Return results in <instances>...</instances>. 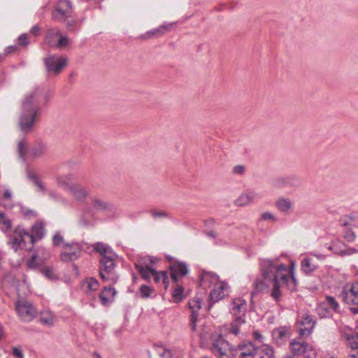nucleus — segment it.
Instances as JSON below:
<instances>
[{"label":"nucleus","mask_w":358,"mask_h":358,"mask_svg":"<svg viewBox=\"0 0 358 358\" xmlns=\"http://www.w3.org/2000/svg\"><path fill=\"white\" fill-rule=\"evenodd\" d=\"M29 38L27 34H22L18 37V43L22 46H27L29 44Z\"/></svg>","instance_id":"50"},{"label":"nucleus","mask_w":358,"mask_h":358,"mask_svg":"<svg viewBox=\"0 0 358 358\" xmlns=\"http://www.w3.org/2000/svg\"><path fill=\"white\" fill-rule=\"evenodd\" d=\"M28 143L26 139L20 141L17 145L20 157L25 159L27 155L32 159H38L43 157L48 152V146L42 142L36 143L27 152Z\"/></svg>","instance_id":"7"},{"label":"nucleus","mask_w":358,"mask_h":358,"mask_svg":"<svg viewBox=\"0 0 358 358\" xmlns=\"http://www.w3.org/2000/svg\"><path fill=\"white\" fill-rule=\"evenodd\" d=\"M99 283L96 278H87L83 282V287L90 292H95L99 289Z\"/></svg>","instance_id":"38"},{"label":"nucleus","mask_w":358,"mask_h":358,"mask_svg":"<svg viewBox=\"0 0 358 358\" xmlns=\"http://www.w3.org/2000/svg\"><path fill=\"white\" fill-rule=\"evenodd\" d=\"M73 11V6L70 0H58L52 13V17L56 21H66L72 17Z\"/></svg>","instance_id":"9"},{"label":"nucleus","mask_w":358,"mask_h":358,"mask_svg":"<svg viewBox=\"0 0 358 358\" xmlns=\"http://www.w3.org/2000/svg\"><path fill=\"white\" fill-rule=\"evenodd\" d=\"M9 48H10V49H11V50H10V52H12V50H15V49H16V48H15V47H14V46L9 47Z\"/></svg>","instance_id":"62"},{"label":"nucleus","mask_w":358,"mask_h":358,"mask_svg":"<svg viewBox=\"0 0 358 358\" xmlns=\"http://www.w3.org/2000/svg\"><path fill=\"white\" fill-rule=\"evenodd\" d=\"M135 268L145 280H150L153 276L155 269L150 264H147L146 258H143L139 262L136 263Z\"/></svg>","instance_id":"20"},{"label":"nucleus","mask_w":358,"mask_h":358,"mask_svg":"<svg viewBox=\"0 0 358 358\" xmlns=\"http://www.w3.org/2000/svg\"><path fill=\"white\" fill-rule=\"evenodd\" d=\"M44 63L49 73L58 74L67 64V59L63 57L51 55L44 59Z\"/></svg>","instance_id":"14"},{"label":"nucleus","mask_w":358,"mask_h":358,"mask_svg":"<svg viewBox=\"0 0 358 358\" xmlns=\"http://www.w3.org/2000/svg\"><path fill=\"white\" fill-rule=\"evenodd\" d=\"M29 238H31L27 231L17 227L9 234L8 243L15 252L22 250H31L33 246L29 243Z\"/></svg>","instance_id":"5"},{"label":"nucleus","mask_w":358,"mask_h":358,"mask_svg":"<svg viewBox=\"0 0 358 358\" xmlns=\"http://www.w3.org/2000/svg\"><path fill=\"white\" fill-rule=\"evenodd\" d=\"M260 268L263 280L257 279L253 283L258 292H263L265 288L271 286V296L275 301H278L282 295V285H285L290 291L296 289V279L294 276V265L289 268L280 262L279 257L262 259Z\"/></svg>","instance_id":"1"},{"label":"nucleus","mask_w":358,"mask_h":358,"mask_svg":"<svg viewBox=\"0 0 358 358\" xmlns=\"http://www.w3.org/2000/svg\"><path fill=\"white\" fill-rule=\"evenodd\" d=\"M60 35L61 31L58 28L48 29L45 35V42L51 46L55 45V43H57L55 41L56 38L59 37Z\"/></svg>","instance_id":"34"},{"label":"nucleus","mask_w":358,"mask_h":358,"mask_svg":"<svg viewBox=\"0 0 358 358\" xmlns=\"http://www.w3.org/2000/svg\"><path fill=\"white\" fill-rule=\"evenodd\" d=\"M45 229L42 223H36L31 227V233H29V243L33 246L34 243L40 240L44 235Z\"/></svg>","instance_id":"28"},{"label":"nucleus","mask_w":358,"mask_h":358,"mask_svg":"<svg viewBox=\"0 0 358 358\" xmlns=\"http://www.w3.org/2000/svg\"><path fill=\"white\" fill-rule=\"evenodd\" d=\"M339 308V303L335 297L327 296L324 300L318 304L316 310L321 317H326L331 311L338 312Z\"/></svg>","instance_id":"12"},{"label":"nucleus","mask_w":358,"mask_h":358,"mask_svg":"<svg viewBox=\"0 0 358 358\" xmlns=\"http://www.w3.org/2000/svg\"><path fill=\"white\" fill-rule=\"evenodd\" d=\"M252 337L253 338L259 342V343H263L264 342V336L261 334V333L258 331H255L252 333Z\"/></svg>","instance_id":"53"},{"label":"nucleus","mask_w":358,"mask_h":358,"mask_svg":"<svg viewBox=\"0 0 358 358\" xmlns=\"http://www.w3.org/2000/svg\"><path fill=\"white\" fill-rule=\"evenodd\" d=\"M259 199H261L259 193L254 189H247L239 195L234 203L236 206H246Z\"/></svg>","instance_id":"17"},{"label":"nucleus","mask_w":358,"mask_h":358,"mask_svg":"<svg viewBox=\"0 0 358 358\" xmlns=\"http://www.w3.org/2000/svg\"><path fill=\"white\" fill-rule=\"evenodd\" d=\"M233 171L236 174H243L245 172V167L241 165L235 166Z\"/></svg>","instance_id":"54"},{"label":"nucleus","mask_w":358,"mask_h":358,"mask_svg":"<svg viewBox=\"0 0 358 358\" xmlns=\"http://www.w3.org/2000/svg\"><path fill=\"white\" fill-rule=\"evenodd\" d=\"M276 208L282 213L285 215H289L293 211V203L292 201L286 197H279L275 201Z\"/></svg>","instance_id":"26"},{"label":"nucleus","mask_w":358,"mask_h":358,"mask_svg":"<svg viewBox=\"0 0 358 358\" xmlns=\"http://www.w3.org/2000/svg\"><path fill=\"white\" fill-rule=\"evenodd\" d=\"M309 255L310 256H314L317 259L320 260V261H322L324 260L325 258H326V256L324 255H322V254H316L313 252H309Z\"/></svg>","instance_id":"56"},{"label":"nucleus","mask_w":358,"mask_h":358,"mask_svg":"<svg viewBox=\"0 0 358 358\" xmlns=\"http://www.w3.org/2000/svg\"><path fill=\"white\" fill-rule=\"evenodd\" d=\"M94 249L101 255L99 268L101 279L106 282L115 283L118 280V276L113 273L115 266V254L113 250L110 246L100 242L94 244Z\"/></svg>","instance_id":"3"},{"label":"nucleus","mask_w":358,"mask_h":358,"mask_svg":"<svg viewBox=\"0 0 358 358\" xmlns=\"http://www.w3.org/2000/svg\"><path fill=\"white\" fill-rule=\"evenodd\" d=\"M345 239L348 242H352L355 238V234L352 231H347L344 235Z\"/></svg>","instance_id":"51"},{"label":"nucleus","mask_w":358,"mask_h":358,"mask_svg":"<svg viewBox=\"0 0 358 358\" xmlns=\"http://www.w3.org/2000/svg\"><path fill=\"white\" fill-rule=\"evenodd\" d=\"M171 278L173 282L177 283L178 281V275L181 276L186 275L188 272V266L183 262H176L170 266Z\"/></svg>","instance_id":"22"},{"label":"nucleus","mask_w":358,"mask_h":358,"mask_svg":"<svg viewBox=\"0 0 358 358\" xmlns=\"http://www.w3.org/2000/svg\"><path fill=\"white\" fill-rule=\"evenodd\" d=\"M11 197V192L10 190L6 189L3 194L4 199H10Z\"/></svg>","instance_id":"57"},{"label":"nucleus","mask_w":358,"mask_h":358,"mask_svg":"<svg viewBox=\"0 0 358 358\" xmlns=\"http://www.w3.org/2000/svg\"><path fill=\"white\" fill-rule=\"evenodd\" d=\"M350 310L353 314H358V306L357 307L350 308Z\"/></svg>","instance_id":"60"},{"label":"nucleus","mask_w":358,"mask_h":358,"mask_svg":"<svg viewBox=\"0 0 358 358\" xmlns=\"http://www.w3.org/2000/svg\"><path fill=\"white\" fill-rule=\"evenodd\" d=\"M175 22H171L169 24H164L159 27L152 29L148 32V34L152 36H159L166 33L167 31L170 30L171 27L175 24Z\"/></svg>","instance_id":"37"},{"label":"nucleus","mask_w":358,"mask_h":358,"mask_svg":"<svg viewBox=\"0 0 358 358\" xmlns=\"http://www.w3.org/2000/svg\"><path fill=\"white\" fill-rule=\"evenodd\" d=\"M52 243L54 246L57 247H62L64 248V245L66 243H64V239L63 236L60 232L57 231L55 234L52 237Z\"/></svg>","instance_id":"42"},{"label":"nucleus","mask_w":358,"mask_h":358,"mask_svg":"<svg viewBox=\"0 0 358 358\" xmlns=\"http://www.w3.org/2000/svg\"><path fill=\"white\" fill-rule=\"evenodd\" d=\"M68 192L77 201H83L89 194V189L78 183L69 186Z\"/></svg>","instance_id":"21"},{"label":"nucleus","mask_w":358,"mask_h":358,"mask_svg":"<svg viewBox=\"0 0 358 358\" xmlns=\"http://www.w3.org/2000/svg\"><path fill=\"white\" fill-rule=\"evenodd\" d=\"M228 334L221 331L217 338L213 340L210 350L217 358H231L236 351V348L224 338V335Z\"/></svg>","instance_id":"6"},{"label":"nucleus","mask_w":358,"mask_h":358,"mask_svg":"<svg viewBox=\"0 0 358 358\" xmlns=\"http://www.w3.org/2000/svg\"><path fill=\"white\" fill-rule=\"evenodd\" d=\"M37 257L38 255L36 254H34L31 256V259L27 262V265L28 268L33 269L36 268L38 267V264L36 263Z\"/></svg>","instance_id":"47"},{"label":"nucleus","mask_w":358,"mask_h":358,"mask_svg":"<svg viewBox=\"0 0 358 358\" xmlns=\"http://www.w3.org/2000/svg\"><path fill=\"white\" fill-rule=\"evenodd\" d=\"M0 224L2 225L1 229L6 231L11 228V220L6 217L4 213L0 211Z\"/></svg>","instance_id":"41"},{"label":"nucleus","mask_w":358,"mask_h":358,"mask_svg":"<svg viewBox=\"0 0 358 358\" xmlns=\"http://www.w3.org/2000/svg\"><path fill=\"white\" fill-rule=\"evenodd\" d=\"M66 24L68 27H72L76 23V21L74 20H66Z\"/></svg>","instance_id":"59"},{"label":"nucleus","mask_w":358,"mask_h":358,"mask_svg":"<svg viewBox=\"0 0 358 358\" xmlns=\"http://www.w3.org/2000/svg\"><path fill=\"white\" fill-rule=\"evenodd\" d=\"M49 99L48 90L41 86L35 87L26 94L18 117V127L23 134H27L33 131L40 120L42 106L48 103Z\"/></svg>","instance_id":"2"},{"label":"nucleus","mask_w":358,"mask_h":358,"mask_svg":"<svg viewBox=\"0 0 358 358\" xmlns=\"http://www.w3.org/2000/svg\"><path fill=\"white\" fill-rule=\"evenodd\" d=\"M42 273L44 274V275L49 278V279H54L55 278V274L52 270V268L50 267H45L43 268Z\"/></svg>","instance_id":"48"},{"label":"nucleus","mask_w":358,"mask_h":358,"mask_svg":"<svg viewBox=\"0 0 358 358\" xmlns=\"http://www.w3.org/2000/svg\"><path fill=\"white\" fill-rule=\"evenodd\" d=\"M247 310V301L243 297H236L232 299L229 311L235 317V319L229 324H224L222 327V331L224 334H232L235 336L241 333V327L245 323V313Z\"/></svg>","instance_id":"4"},{"label":"nucleus","mask_w":358,"mask_h":358,"mask_svg":"<svg viewBox=\"0 0 358 358\" xmlns=\"http://www.w3.org/2000/svg\"><path fill=\"white\" fill-rule=\"evenodd\" d=\"M284 358H294L292 355H287Z\"/></svg>","instance_id":"63"},{"label":"nucleus","mask_w":358,"mask_h":358,"mask_svg":"<svg viewBox=\"0 0 358 358\" xmlns=\"http://www.w3.org/2000/svg\"><path fill=\"white\" fill-rule=\"evenodd\" d=\"M149 261L150 264H154L155 262V260L152 257H149Z\"/></svg>","instance_id":"61"},{"label":"nucleus","mask_w":358,"mask_h":358,"mask_svg":"<svg viewBox=\"0 0 358 358\" xmlns=\"http://www.w3.org/2000/svg\"><path fill=\"white\" fill-rule=\"evenodd\" d=\"M94 355L96 357V358H100V355L97 353H94Z\"/></svg>","instance_id":"64"},{"label":"nucleus","mask_w":358,"mask_h":358,"mask_svg":"<svg viewBox=\"0 0 358 358\" xmlns=\"http://www.w3.org/2000/svg\"><path fill=\"white\" fill-rule=\"evenodd\" d=\"M261 217L262 220H273V221L275 220L274 215H273V213H271L270 212L263 213L261 215Z\"/></svg>","instance_id":"52"},{"label":"nucleus","mask_w":358,"mask_h":358,"mask_svg":"<svg viewBox=\"0 0 358 358\" xmlns=\"http://www.w3.org/2000/svg\"><path fill=\"white\" fill-rule=\"evenodd\" d=\"M12 354L15 358H24L23 352L20 347H13Z\"/></svg>","instance_id":"49"},{"label":"nucleus","mask_w":358,"mask_h":358,"mask_svg":"<svg viewBox=\"0 0 358 358\" xmlns=\"http://www.w3.org/2000/svg\"><path fill=\"white\" fill-rule=\"evenodd\" d=\"M342 337L345 339L347 345L352 351L350 354L352 358H356L358 356V332H354L352 329L349 327H343L341 329Z\"/></svg>","instance_id":"10"},{"label":"nucleus","mask_w":358,"mask_h":358,"mask_svg":"<svg viewBox=\"0 0 358 358\" xmlns=\"http://www.w3.org/2000/svg\"><path fill=\"white\" fill-rule=\"evenodd\" d=\"M290 348L294 355L303 356L306 358H310L314 354L313 347L303 341L294 340L290 343Z\"/></svg>","instance_id":"16"},{"label":"nucleus","mask_w":358,"mask_h":358,"mask_svg":"<svg viewBox=\"0 0 358 358\" xmlns=\"http://www.w3.org/2000/svg\"><path fill=\"white\" fill-rule=\"evenodd\" d=\"M48 195H49L50 198L55 201L62 202V203L66 202V199L64 198V196L60 193H59L56 191H54V190L49 191Z\"/></svg>","instance_id":"44"},{"label":"nucleus","mask_w":358,"mask_h":358,"mask_svg":"<svg viewBox=\"0 0 358 358\" xmlns=\"http://www.w3.org/2000/svg\"><path fill=\"white\" fill-rule=\"evenodd\" d=\"M341 296L346 304L358 305V285L346 283L342 288Z\"/></svg>","instance_id":"13"},{"label":"nucleus","mask_w":358,"mask_h":358,"mask_svg":"<svg viewBox=\"0 0 358 358\" xmlns=\"http://www.w3.org/2000/svg\"><path fill=\"white\" fill-rule=\"evenodd\" d=\"M93 206L97 210H106L109 208L110 204L101 199H94Z\"/></svg>","instance_id":"43"},{"label":"nucleus","mask_w":358,"mask_h":358,"mask_svg":"<svg viewBox=\"0 0 358 358\" xmlns=\"http://www.w3.org/2000/svg\"><path fill=\"white\" fill-rule=\"evenodd\" d=\"M27 177L33 183V185L36 187L37 192H40L43 194L46 193L47 189L44 182L34 172L28 169L27 171Z\"/></svg>","instance_id":"29"},{"label":"nucleus","mask_w":358,"mask_h":358,"mask_svg":"<svg viewBox=\"0 0 358 358\" xmlns=\"http://www.w3.org/2000/svg\"><path fill=\"white\" fill-rule=\"evenodd\" d=\"M201 286L203 288L213 287H215L218 282H222L220 280L219 276L210 271H203L200 278Z\"/></svg>","instance_id":"23"},{"label":"nucleus","mask_w":358,"mask_h":358,"mask_svg":"<svg viewBox=\"0 0 358 358\" xmlns=\"http://www.w3.org/2000/svg\"><path fill=\"white\" fill-rule=\"evenodd\" d=\"M318 266L315 264L310 257H304L301 262V268L306 274H310L317 270Z\"/></svg>","instance_id":"31"},{"label":"nucleus","mask_w":358,"mask_h":358,"mask_svg":"<svg viewBox=\"0 0 358 358\" xmlns=\"http://www.w3.org/2000/svg\"><path fill=\"white\" fill-rule=\"evenodd\" d=\"M272 340L278 346L284 345L291 336L289 327L282 326L274 329L271 333Z\"/></svg>","instance_id":"18"},{"label":"nucleus","mask_w":358,"mask_h":358,"mask_svg":"<svg viewBox=\"0 0 358 358\" xmlns=\"http://www.w3.org/2000/svg\"><path fill=\"white\" fill-rule=\"evenodd\" d=\"M152 277L154 278L155 282L158 283L162 281L166 289L169 287V280L166 272L157 271L155 269Z\"/></svg>","instance_id":"35"},{"label":"nucleus","mask_w":358,"mask_h":358,"mask_svg":"<svg viewBox=\"0 0 358 358\" xmlns=\"http://www.w3.org/2000/svg\"><path fill=\"white\" fill-rule=\"evenodd\" d=\"M188 306L189 309L191 310L190 327L192 330L194 331L196 329L198 311L201 308V299L199 297L196 296L189 301Z\"/></svg>","instance_id":"19"},{"label":"nucleus","mask_w":358,"mask_h":358,"mask_svg":"<svg viewBox=\"0 0 358 358\" xmlns=\"http://www.w3.org/2000/svg\"><path fill=\"white\" fill-rule=\"evenodd\" d=\"M73 178V176L71 173L58 176L56 177L57 185L58 187L68 192L69 186L73 183L72 182Z\"/></svg>","instance_id":"30"},{"label":"nucleus","mask_w":358,"mask_h":358,"mask_svg":"<svg viewBox=\"0 0 358 358\" xmlns=\"http://www.w3.org/2000/svg\"><path fill=\"white\" fill-rule=\"evenodd\" d=\"M116 294L114 287H105L99 294L101 301L103 305L107 304L110 299H113Z\"/></svg>","instance_id":"33"},{"label":"nucleus","mask_w":358,"mask_h":358,"mask_svg":"<svg viewBox=\"0 0 358 358\" xmlns=\"http://www.w3.org/2000/svg\"><path fill=\"white\" fill-rule=\"evenodd\" d=\"M315 322L313 317L308 313H303L299 322L298 332L300 336L306 337L311 334Z\"/></svg>","instance_id":"15"},{"label":"nucleus","mask_w":358,"mask_h":358,"mask_svg":"<svg viewBox=\"0 0 358 358\" xmlns=\"http://www.w3.org/2000/svg\"><path fill=\"white\" fill-rule=\"evenodd\" d=\"M55 320V315L49 310H44L40 314L41 322L44 325L52 327L54 325Z\"/></svg>","instance_id":"32"},{"label":"nucleus","mask_w":358,"mask_h":358,"mask_svg":"<svg viewBox=\"0 0 358 358\" xmlns=\"http://www.w3.org/2000/svg\"><path fill=\"white\" fill-rule=\"evenodd\" d=\"M297 183V178L294 176H281L272 181V185L278 189L294 186Z\"/></svg>","instance_id":"24"},{"label":"nucleus","mask_w":358,"mask_h":358,"mask_svg":"<svg viewBox=\"0 0 358 358\" xmlns=\"http://www.w3.org/2000/svg\"><path fill=\"white\" fill-rule=\"evenodd\" d=\"M183 292H184L183 287L182 285H178L172 292V297H173V301L176 303H178L180 301H182V299L184 297Z\"/></svg>","instance_id":"39"},{"label":"nucleus","mask_w":358,"mask_h":358,"mask_svg":"<svg viewBox=\"0 0 358 358\" xmlns=\"http://www.w3.org/2000/svg\"><path fill=\"white\" fill-rule=\"evenodd\" d=\"M207 236L211 238L216 237V233L214 231H210L206 233Z\"/></svg>","instance_id":"58"},{"label":"nucleus","mask_w":358,"mask_h":358,"mask_svg":"<svg viewBox=\"0 0 358 358\" xmlns=\"http://www.w3.org/2000/svg\"><path fill=\"white\" fill-rule=\"evenodd\" d=\"M227 288V284L224 282H218L217 285L213 288L209 294L210 300L213 302H217L221 300L225 295Z\"/></svg>","instance_id":"25"},{"label":"nucleus","mask_w":358,"mask_h":358,"mask_svg":"<svg viewBox=\"0 0 358 358\" xmlns=\"http://www.w3.org/2000/svg\"><path fill=\"white\" fill-rule=\"evenodd\" d=\"M82 246L79 243L72 242L64 245L63 251L60 253L61 260L64 262H73L78 259L81 254Z\"/></svg>","instance_id":"11"},{"label":"nucleus","mask_w":358,"mask_h":358,"mask_svg":"<svg viewBox=\"0 0 358 358\" xmlns=\"http://www.w3.org/2000/svg\"><path fill=\"white\" fill-rule=\"evenodd\" d=\"M241 350L240 358H256L258 356V349L251 343L239 345Z\"/></svg>","instance_id":"27"},{"label":"nucleus","mask_w":358,"mask_h":358,"mask_svg":"<svg viewBox=\"0 0 358 358\" xmlns=\"http://www.w3.org/2000/svg\"><path fill=\"white\" fill-rule=\"evenodd\" d=\"M155 292V289L150 286L142 285L139 287V294L141 298L147 299L151 297L152 294Z\"/></svg>","instance_id":"40"},{"label":"nucleus","mask_w":358,"mask_h":358,"mask_svg":"<svg viewBox=\"0 0 358 358\" xmlns=\"http://www.w3.org/2000/svg\"><path fill=\"white\" fill-rule=\"evenodd\" d=\"M69 43V39L66 36H62L59 37V39L57 43H55V47L57 48H64L68 45Z\"/></svg>","instance_id":"45"},{"label":"nucleus","mask_w":358,"mask_h":358,"mask_svg":"<svg viewBox=\"0 0 358 358\" xmlns=\"http://www.w3.org/2000/svg\"><path fill=\"white\" fill-rule=\"evenodd\" d=\"M258 358H273V348L268 345H263L260 349H258Z\"/></svg>","instance_id":"36"},{"label":"nucleus","mask_w":358,"mask_h":358,"mask_svg":"<svg viewBox=\"0 0 358 358\" xmlns=\"http://www.w3.org/2000/svg\"><path fill=\"white\" fill-rule=\"evenodd\" d=\"M15 310L21 320L30 322L36 315V310L31 303L24 299H18L15 302Z\"/></svg>","instance_id":"8"},{"label":"nucleus","mask_w":358,"mask_h":358,"mask_svg":"<svg viewBox=\"0 0 358 358\" xmlns=\"http://www.w3.org/2000/svg\"><path fill=\"white\" fill-rule=\"evenodd\" d=\"M30 31L33 35L38 36L40 34L41 28L38 25H35L31 29Z\"/></svg>","instance_id":"55"},{"label":"nucleus","mask_w":358,"mask_h":358,"mask_svg":"<svg viewBox=\"0 0 358 358\" xmlns=\"http://www.w3.org/2000/svg\"><path fill=\"white\" fill-rule=\"evenodd\" d=\"M150 214L155 219L157 218H170L169 215L165 211L152 210Z\"/></svg>","instance_id":"46"}]
</instances>
